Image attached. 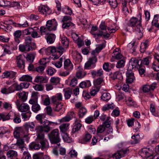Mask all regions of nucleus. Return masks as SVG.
I'll return each mask as SVG.
<instances>
[{
    "label": "nucleus",
    "mask_w": 159,
    "mask_h": 159,
    "mask_svg": "<svg viewBox=\"0 0 159 159\" xmlns=\"http://www.w3.org/2000/svg\"><path fill=\"white\" fill-rule=\"evenodd\" d=\"M45 67L46 66H39L36 68L34 70L38 72L42 73H43Z\"/></svg>",
    "instance_id": "13d9d810"
},
{
    "label": "nucleus",
    "mask_w": 159,
    "mask_h": 159,
    "mask_svg": "<svg viewBox=\"0 0 159 159\" xmlns=\"http://www.w3.org/2000/svg\"><path fill=\"white\" fill-rule=\"evenodd\" d=\"M139 60L135 58H132L130 60L128 69L131 70V69L139 68L140 65L139 64Z\"/></svg>",
    "instance_id": "1a4fd4ad"
},
{
    "label": "nucleus",
    "mask_w": 159,
    "mask_h": 159,
    "mask_svg": "<svg viewBox=\"0 0 159 159\" xmlns=\"http://www.w3.org/2000/svg\"><path fill=\"white\" fill-rule=\"evenodd\" d=\"M139 153L142 157L147 159L152 156V155L149 153L147 151V148H142L139 152Z\"/></svg>",
    "instance_id": "393cba45"
},
{
    "label": "nucleus",
    "mask_w": 159,
    "mask_h": 159,
    "mask_svg": "<svg viewBox=\"0 0 159 159\" xmlns=\"http://www.w3.org/2000/svg\"><path fill=\"white\" fill-rule=\"evenodd\" d=\"M36 131L37 134V139L38 141L45 139L44 133L43 132H39L38 131V128H36Z\"/></svg>",
    "instance_id": "ea45409f"
},
{
    "label": "nucleus",
    "mask_w": 159,
    "mask_h": 159,
    "mask_svg": "<svg viewBox=\"0 0 159 159\" xmlns=\"http://www.w3.org/2000/svg\"><path fill=\"white\" fill-rule=\"evenodd\" d=\"M22 158L24 159H31L30 154L27 151H25L24 152Z\"/></svg>",
    "instance_id": "052dcab7"
},
{
    "label": "nucleus",
    "mask_w": 159,
    "mask_h": 159,
    "mask_svg": "<svg viewBox=\"0 0 159 159\" xmlns=\"http://www.w3.org/2000/svg\"><path fill=\"white\" fill-rule=\"evenodd\" d=\"M39 11L46 16L50 15L51 12L50 8L47 6L43 5H40L39 7Z\"/></svg>",
    "instance_id": "ddd939ff"
},
{
    "label": "nucleus",
    "mask_w": 159,
    "mask_h": 159,
    "mask_svg": "<svg viewBox=\"0 0 159 159\" xmlns=\"http://www.w3.org/2000/svg\"><path fill=\"white\" fill-rule=\"evenodd\" d=\"M32 111L36 113L37 112L41 109L40 106L38 103L32 105Z\"/></svg>",
    "instance_id": "864d4df0"
},
{
    "label": "nucleus",
    "mask_w": 159,
    "mask_h": 159,
    "mask_svg": "<svg viewBox=\"0 0 159 159\" xmlns=\"http://www.w3.org/2000/svg\"><path fill=\"white\" fill-rule=\"evenodd\" d=\"M91 138V135L87 133L85 134L82 139L80 140V142L81 143L85 144L86 143L89 141Z\"/></svg>",
    "instance_id": "bb28decb"
},
{
    "label": "nucleus",
    "mask_w": 159,
    "mask_h": 159,
    "mask_svg": "<svg viewBox=\"0 0 159 159\" xmlns=\"http://www.w3.org/2000/svg\"><path fill=\"white\" fill-rule=\"evenodd\" d=\"M149 43V41L148 40L145 41L144 42L141 43L140 46V51L141 52H145L146 49L148 47Z\"/></svg>",
    "instance_id": "2f4dec72"
},
{
    "label": "nucleus",
    "mask_w": 159,
    "mask_h": 159,
    "mask_svg": "<svg viewBox=\"0 0 159 159\" xmlns=\"http://www.w3.org/2000/svg\"><path fill=\"white\" fill-rule=\"evenodd\" d=\"M46 111L47 113V116L48 115L51 116H55L56 115L53 113L52 112V110L51 107L50 106L47 107L46 108Z\"/></svg>",
    "instance_id": "a19ab883"
},
{
    "label": "nucleus",
    "mask_w": 159,
    "mask_h": 159,
    "mask_svg": "<svg viewBox=\"0 0 159 159\" xmlns=\"http://www.w3.org/2000/svg\"><path fill=\"white\" fill-rule=\"evenodd\" d=\"M19 49L22 52H29L31 50H32V47L30 45L27 44L20 45L19 46Z\"/></svg>",
    "instance_id": "4be33fe9"
},
{
    "label": "nucleus",
    "mask_w": 159,
    "mask_h": 159,
    "mask_svg": "<svg viewBox=\"0 0 159 159\" xmlns=\"http://www.w3.org/2000/svg\"><path fill=\"white\" fill-rule=\"evenodd\" d=\"M30 107L29 105L26 103L21 104L18 110L22 112H25L26 113L21 114L22 118L29 119L31 116V113L30 111Z\"/></svg>",
    "instance_id": "7ed1b4c3"
},
{
    "label": "nucleus",
    "mask_w": 159,
    "mask_h": 159,
    "mask_svg": "<svg viewBox=\"0 0 159 159\" xmlns=\"http://www.w3.org/2000/svg\"><path fill=\"white\" fill-rule=\"evenodd\" d=\"M75 118V115L73 111L68 112L66 116L61 119H71Z\"/></svg>",
    "instance_id": "e433bc0d"
},
{
    "label": "nucleus",
    "mask_w": 159,
    "mask_h": 159,
    "mask_svg": "<svg viewBox=\"0 0 159 159\" xmlns=\"http://www.w3.org/2000/svg\"><path fill=\"white\" fill-rule=\"evenodd\" d=\"M103 77H100L95 80L93 81L94 88L99 90L101 87V84L104 82Z\"/></svg>",
    "instance_id": "2eb2a0df"
},
{
    "label": "nucleus",
    "mask_w": 159,
    "mask_h": 159,
    "mask_svg": "<svg viewBox=\"0 0 159 159\" xmlns=\"http://www.w3.org/2000/svg\"><path fill=\"white\" fill-rule=\"evenodd\" d=\"M24 140L23 139L20 138L17 139L16 144L19 146V148H22L24 147Z\"/></svg>",
    "instance_id": "6e6d98bb"
},
{
    "label": "nucleus",
    "mask_w": 159,
    "mask_h": 159,
    "mask_svg": "<svg viewBox=\"0 0 159 159\" xmlns=\"http://www.w3.org/2000/svg\"><path fill=\"white\" fill-rule=\"evenodd\" d=\"M139 16L140 19L139 21L137 18L133 17L128 22L125 23L124 28L126 31L129 32L133 31V29L139 24V23L141 22V14L139 13Z\"/></svg>",
    "instance_id": "f257e3e1"
},
{
    "label": "nucleus",
    "mask_w": 159,
    "mask_h": 159,
    "mask_svg": "<svg viewBox=\"0 0 159 159\" xmlns=\"http://www.w3.org/2000/svg\"><path fill=\"white\" fill-rule=\"evenodd\" d=\"M150 110L152 114L155 116H159L158 113L155 111V107L152 104H150Z\"/></svg>",
    "instance_id": "8fccbe9b"
},
{
    "label": "nucleus",
    "mask_w": 159,
    "mask_h": 159,
    "mask_svg": "<svg viewBox=\"0 0 159 159\" xmlns=\"http://www.w3.org/2000/svg\"><path fill=\"white\" fill-rule=\"evenodd\" d=\"M125 61L123 59H121L118 61L116 65V67L118 68L123 67L125 65Z\"/></svg>",
    "instance_id": "de8ad7c7"
},
{
    "label": "nucleus",
    "mask_w": 159,
    "mask_h": 159,
    "mask_svg": "<svg viewBox=\"0 0 159 159\" xmlns=\"http://www.w3.org/2000/svg\"><path fill=\"white\" fill-rule=\"evenodd\" d=\"M62 138L64 141L67 143H70L72 141L71 139L67 133H63Z\"/></svg>",
    "instance_id": "49530a36"
},
{
    "label": "nucleus",
    "mask_w": 159,
    "mask_h": 159,
    "mask_svg": "<svg viewBox=\"0 0 159 159\" xmlns=\"http://www.w3.org/2000/svg\"><path fill=\"white\" fill-rule=\"evenodd\" d=\"M91 84L90 81L87 80L86 81H82L80 84L79 86L82 88H85L90 87Z\"/></svg>",
    "instance_id": "c9c22d12"
},
{
    "label": "nucleus",
    "mask_w": 159,
    "mask_h": 159,
    "mask_svg": "<svg viewBox=\"0 0 159 159\" xmlns=\"http://www.w3.org/2000/svg\"><path fill=\"white\" fill-rule=\"evenodd\" d=\"M24 55H20L16 57V61L17 66L21 69H24L25 66Z\"/></svg>",
    "instance_id": "6e6552de"
},
{
    "label": "nucleus",
    "mask_w": 159,
    "mask_h": 159,
    "mask_svg": "<svg viewBox=\"0 0 159 159\" xmlns=\"http://www.w3.org/2000/svg\"><path fill=\"white\" fill-rule=\"evenodd\" d=\"M111 121L110 120H106L104 122L102 125H100L97 128V132L98 133H102L105 129L106 127H108L110 125Z\"/></svg>",
    "instance_id": "f8f14e48"
},
{
    "label": "nucleus",
    "mask_w": 159,
    "mask_h": 159,
    "mask_svg": "<svg viewBox=\"0 0 159 159\" xmlns=\"http://www.w3.org/2000/svg\"><path fill=\"white\" fill-rule=\"evenodd\" d=\"M49 139L52 144H57L58 145L60 144H57L60 141V133L58 129H55L52 130L48 134Z\"/></svg>",
    "instance_id": "f03ea898"
},
{
    "label": "nucleus",
    "mask_w": 159,
    "mask_h": 159,
    "mask_svg": "<svg viewBox=\"0 0 159 159\" xmlns=\"http://www.w3.org/2000/svg\"><path fill=\"white\" fill-rule=\"evenodd\" d=\"M7 132L6 129H4V127H0V138H2L4 134H5Z\"/></svg>",
    "instance_id": "774afa93"
},
{
    "label": "nucleus",
    "mask_w": 159,
    "mask_h": 159,
    "mask_svg": "<svg viewBox=\"0 0 159 159\" xmlns=\"http://www.w3.org/2000/svg\"><path fill=\"white\" fill-rule=\"evenodd\" d=\"M16 95H18L19 98L23 102H24L27 100L28 96V93L24 91L19 92L17 93Z\"/></svg>",
    "instance_id": "5701e85b"
},
{
    "label": "nucleus",
    "mask_w": 159,
    "mask_h": 159,
    "mask_svg": "<svg viewBox=\"0 0 159 159\" xmlns=\"http://www.w3.org/2000/svg\"><path fill=\"white\" fill-rule=\"evenodd\" d=\"M72 18L70 16H66L63 17L62 21L63 22V23H64L65 22H70Z\"/></svg>",
    "instance_id": "e2e57ef3"
},
{
    "label": "nucleus",
    "mask_w": 159,
    "mask_h": 159,
    "mask_svg": "<svg viewBox=\"0 0 159 159\" xmlns=\"http://www.w3.org/2000/svg\"><path fill=\"white\" fill-rule=\"evenodd\" d=\"M126 75L127 77L126 81L127 83H131L135 80V78L134 76V74L131 70L128 69L126 72Z\"/></svg>",
    "instance_id": "9b49d317"
},
{
    "label": "nucleus",
    "mask_w": 159,
    "mask_h": 159,
    "mask_svg": "<svg viewBox=\"0 0 159 159\" xmlns=\"http://www.w3.org/2000/svg\"><path fill=\"white\" fill-rule=\"evenodd\" d=\"M127 3L125 0H123L122 1V10L123 12L125 15H127L129 13V10L127 7Z\"/></svg>",
    "instance_id": "72a5a7b5"
},
{
    "label": "nucleus",
    "mask_w": 159,
    "mask_h": 159,
    "mask_svg": "<svg viewBox=\"0 0 159 159\" xmlns=\"http://www.w3.org/2000/svg\"><path fill=\"white\" fill-rule=\"evenodd\" d=\"M34 88L36 91H41L43 90V86L41 84H36Z\"/></svg>",
    "instance_id": "338daca9"
},
{
    "label": "nucleus",
    "mask_w": 159,
    "mask_h": 159,
    "mask_svg": "<svg viewBox=\"0 0 159 159\" xmlns=\"http://www.w3.org/2000/svg\"><path fill=\"white\" fill-rule=\"evenodd\" d=\"M55 71L56 70L51 67H48L46 70L47 74L50 76L52 75Z\"/></svg>",
    "instance_id": "680f3d73"
},
{
    "label": "nucleus",
    "mask_w": 159,
    "mask_h": 159,
    "mask_svg": "<svg viewBox=\"0 0 159 159\" xmlns=\"http://www.w3.org/2000/svg\"><path fill=\"white\" fill-rule=\"evenodd\" d=\"M34 30L32 28L29 27L24 30V33L25 35L30 34Z\"/></svg>",
    "instance_id": "0e129e2a"
},
{
    "label": "nucleus",
    "mask_w": 159,
    "mask_h": 159,
    "mask_svg": "<svg viewBox=\"0 0 159 159\" xmlns=\"http://www.w3.org/2000/svg\"><path fill=\"white\" fill-rule=\"evenodd\" d=\"M139 24L133 29V31L137 34L139 37L141 38L143 35V29L141 23H139Z\"/></svg>",
    "instance_id": "4468645a"
},
{
    "label": "nucleus",
    "mask_w": 159,
    "mask_h": 159,
    "mask_svg": "<svg viewBox=\"0 0 159 159\" xmlns=\"http://www.w3.org/2000/svg\"><path fill=\"white\" fill-rule=\"evenodd\" d=\"M108 2L111 6L113 8H115L117 5L116 0H108Z\"/></svg>",
    "instance_id": "bf43d9fd"
},
{
    "label": "nucleus",
    "mask_w": 159,
    "mask_h": 159,
    "mask_svg": "<svg viewBox=\"0 0 159 159\" xmlns=\"http://www.w3.org/2000/svg\"><path fill=\"white\" fill-rule=\"evenodd\" d=\"M132 140H131V143L132 144H135L139 143L140 137L139 134H134L131 137Z\"/></svg>",
    "instance_id": "b1692460"
},
{
    "label": "nucleus",
    "mask_w": 159,
    "mask_h": 159,
    "mask_svg": "<svg viewBox=\"0 0 159 159\" xmlns=\"http://www.w3.org/2000/svg\"><path fill=\"white\" fill-rule=\"evenodd\" d=\"M92 77L95 78L96 77H101L103 75L104 72L102 69H100L97 71L95 70H91V72Z\"/></svg>",
    "instance_id": "412c9836"
},
{
    "label": "nucleus",
    "mask_w": 159,
    "mask_h": 159,
    "mask_svg": "<svg viewBox=\"0 0 159 159\" xmlns=\"http://www.w3.org/2000/svg\"><path fill=\"white\" fill-rule=\"evenodd\" d=\"M70 125V123H68L61 124L59 127L61 132L62 134L67 133L69 131Z\"/></svg>",
    "instance_id": "a211bd4d"
},
{
    "label": "nucleus",
    "mask_w": 159,
    "mask_h": 159,
    "mask_svg": "<svg viewBox=\"0 0 159 159\" xmlns=\"http://www.w3.org/2000/svg\"><path fill=\"white\" fill-rule=\"evenodd\" d=\"M126 102L128 106H129L135 107L136 105L135 102L130 98H128Z\"/></svg>",
    "instance_id": "09e8293b"
},
{
    "label": "nucleus",
    "mask_w": 159,
    "mask_h": 159,
    "mask_svg": "<svg viewBox=\"0 0 159 159\" xmlns=\"http://www.w3.org/2000/svg\"><path fill=\"white\" fill-rule=\"evenodd\" d=\"M56 36L54 34H49L46 38L47 42L49 44L53 43L55 40Z\"/></svg>",
    "instance_id": "7c9ffc66"
},
{
    "label": "nucleus",
    "mask_w": 159,
    "mask_h": 159,
    "mask_svg": "<svg viewBox=\"0 0 159 159\" xmlns=\"http://www.w3.org/2000/svg\"><path fill=\"white\" fill-rule=\"evenodd\" d=\"M81 126L82 125L80 123L75 121L71 131L72 133L74 134L76 132L80 130Z\"/></svg>",
    "instance_id": "c756f323"
},
{
    "label": "nucleus",
    "mask_w": 159,
    "mask_h": 159,
    "mask_svg": "<svg viewBox=\"0 0 159 159\" xmlns=\"http://www.w3.org/2000/svg\"><path fill=\"white\" fill-rule=\"evenodd\" d=\"M74 24L70 22H65L63 23L62 25V28L63 29H68L70 26H73Z\"/></svg>",
    "instance_id": "4d7b16f0"
},
{
    "label": "nucleus",
    "mask_w": 159,
    "mask_h": 159,
    "mask_svg": "<svg viewBox=\"0 0 159 159\" xmlns=\"http://www.w3.org/2000/svg\"><path fill=\"white\" fill-rule=\"evenodd\" d=\"M155 59L157 61H155L152 63V68L156 71H159V56H157L155 57Z\"/></svg>",
    "instance_id": "a878e982"
},
{
    "label": "nucleus",
    "mask_w": 159,
    "mask_h": 159,
    "mask_svg": "<svg viewBox=\"0 0 159 159\" xmlns=\"http://www.w3.org/2000/svg\"><path fill=\"white\" fill-rule=\"evenodd\" d=\"M121 74L119 71H116L110 74V78L114 80L119 79V76Z\"/></svg>",
    "instance_id": "4c0bfd02"
},
{
    "label": "nucleus",
    "mask_w": 159,
    "mask_h": 159,
    "mask_svg": "<svg viewBox=\"0 0 159 159\" xmlns=\"http://www.w3.org/2000/svg\"><path fill=\"white\" fill-rule=\"evenodd\" d=\"M20 119V116L13 111H10L8 114L0 113V119Z\"/></svg>",
    "instance_id": "20e7f679"
},
{
    "label": "nucleus",
    "mask_w": 159,
    "mask_h": 159,
    "mask_svg": "<svg viewBox=\"0 0 159 159\" xmlns=\"http://www.w3.org/2000/svg\"><path fill=\"white\" fill-rule=\"evenodd\" d=\"M64 69L66 70L71 71L73 68V65L70 60L69 59L65 60L64 62Z\"/></svg>",
    "instance_id": "aec40b11"
},
{
    "label": "nucleus",
    "mask_w": 159,
    "mask_h": 159,
    "mask_svg": "<svg viewBox=\"0 0 159 159\" xmlns=\"http://www.w3.org/2000/svg\"><path fill=\"white\" fill-rule=\"evenodd\" d=\"M57 23L56 20L53 19L48 20L47 21L46 27L49 31L55 30L57 29Z\"/></svg>",
    "instance_id": "423d86ee"
},
{
    "label": "nucleus",
    "mask_w": 159,
    "mask_h": 159,
    "mask_svg": "<svg viewBox=\"0 0 159 159\" xmlns=\"http://www.w3.org/2000/svg\"><path fill=\"white\" fill-rule=\"evenodd\" d=\"M34 81L37 83H45L47 82V80L45 77L38 76L36 77Z\"/></svg>",
    "instance_id": "c85d7f7f"
},
{
    "label": "nucleus",
    "mask_w": 159,
    "mask_h": 159,
    "mask_svg": "<svg viewBox=\"0 0 159 159\" xmlns=\"http://www.w3.org/2000/svg\"><path fill=\"white\" fill-rule=\"evenodd\" d=\"M111 96L108 93H103L101 97V98L104 101H107L111 98Z\"/></svg>",
    "instance_id": "79ce46f5"
},
{
    "label": "nucleus",
    "mask_w": 159,
    "mask_h": 159,
    "mask_svg": "<svg viewBox=\"0 0 159 159\" xmlns=\"http://www.w3.org/2000/svg\"><path fill=\"white\" fill-rule=\"evenodd\" d=\"M32 79V77L28 75H24L22 76L19 79L21 81H27L31 82Z\"/></svg>",
    "instance_id": "473e14b6"
},
{
    "label": "nucleus",
    "mask_w": 159,
    "mask_h": 159,
    "mask_svg": "<svg viewBox=\"0 0 159 159\" xmlns=\"http://www.w3.org/2000/svg\"><path fill=\"white\" fill-rule=\"evenodd\" d=\"M27 60L30 63L32 62L35 58V55L33 53H30L27 55L26 57Z\"/></svg>",
    "instance_id": "37998d69"
},
{
    "label": "nucleus",
    "mask_w": 159,
    "mask_h": 159,
    "mask_svg": "<svg viewBox=\"0 0 159 159\" xmlns=\"http://www.w3.org/2000/svg\"><path fill=\"white\" fill-rule=\"evenodd\" d=\"M63 91L64 92V96L65 99H69L72 94V91L69 89H64Z\"/></svg>",
    "instance_id": "a18cd8bd"
},
{
    "label": "nucleus",
    "mask_w": 159,
    "mask_h": 159,
    "mask_svg": "<svg viewBox=\"0 0 159 159\" xmlns=\"http://www.w3.org/2000/svg\"><path fill=\"white\" fill-rule=\"evenodd\" d=\"M61 43L64 47H67L68 46V40L66 37H62L61 38Z\"/></svg>",
    "instance_id": "c03bdc74"
},
{
    "label": "nucleus",
    "mask_w": 159,
    "mask_h": 159,
    "mask_svg": "<svg viewBox=\"0 0 159 159\" xmlns=\"http://www.w3.org/2000/svg\"><path fill=\"white\" fill-rule=\"evenodd\" d=\"M97 61V58L96 56L90 57L85 64L84 69L89 70L94 68L96 67V63Z\"/></svg>",
    "instance_id": "39448f33"
},
{
    "label": "nucleus",
    "mask_w": 159,
    "mask_h": 159,
    "mask_svg": "<svg viewBox=\"0 0 159 159\" xmlns=\"http://www.w3.org/2000/svg\"><path fill=\"white\" fill-rule=\"evenodd\" d=\"M7 156L8 158L10 159H19L17 158L18 154L17 152L13 150H9L7 153Z\"/></svg>",
    "instance_id": "6ab92c4d"
},
{
    "label": "nucleus",
    "mask_w": 159,
    "mask_h": 159,
    "mask_svg": "<svg viewBox=\"0 0 159 159\" xmlns=\"http://www.w3.org/2000/svg\"><path fill=\"white\" fill-rule=\"evenodd\" d=\"M16 73L12 71H6L3 73V78L13 79L16 77Z\"/></svg>",
    "instance_id": "f3484780"
},
{
    "label": "nucleus",
    "mask_w": 159,
    "mask_h": 159,
    "mask_svg": "<svg viewBox=\"0 0 159 159\" xmlns=\"http://www.w3.org/2000/svg\"><path fill=\"white\" fill-rule=\"evenodd\" d=\"M60 79L58 77H52L50 79L51 82L54 85H57L59 83Z\"/></svg>",
    "instance_id": "5fc2aeb1"
},
{
    "label": "nucleus",
    "mask_w": 159,
    "mask_h": 159,
    "mask_svg": "<svg viewBox=\"0 0 159 159\" xmlns=\"http://www.w3.org/2000/svg\"><path fill=\"white\" fill-rule=\"evenodd\" d=\"M46 49L47 52L52 53L56 52H58L60 55H61L65 51L64 48L61 46H58L56 48L55 47H49L46 48Z\"/></svg>",
    "instance_id": "0eeeda50"
},
{
    "label": "nucleus",
    "mask_w": 159,
    "mask_h": 159,
    "mask_svg": "<svg viewBox=\"0 0 159 159\" xmlns=\"http://www.w3.org/2000/svg\"><path fill=\"white\" fill-rule=\"evenodd\" d=\"M15 90L14 85H12L8 88L4 87L1 89V92L3 94H8L9 93L14 92Z\"/></svg>",
    "instance_id": "dca6fc26"
},
{
    "label": "nucleus",
    "mask_w": 159,
    "mask_h": 159,
    "mask_svg": "<svg viewBox=\"0 0 159 159\" xmlns=\"http://www.w3.org/2000/svg\"><path fill=\"white\" fill-rule=\"evenodd\" d=\"M29 147L32 149H34L35 150H38L40 148L41 145L39 144H36L34 143H32L30 145Z\"/></svg>",
    "instance_id": "603ef678"
},
{
    "label": "nucleus",
    "mask_w": 159,
    "mask_h": 159,
    "mask_svg": "<svg viewBox=\"0 0 159 159\" xmlns=\"http://www.w3.org/2000/svg\"><path fill=\"white\" fill-rule=\"evenodd\" d=\"M48 122V124L47 125H44L43 126H40L37 127L36 128H38V131L39 132H43V133L45 132L48 134L51 129L49 125H51L52 123H55L56 125L58 124L57 123H53L49 121Z\"/></svg>",
    "instance_id": "9d476101"
},
{
    "label": "nucleus",
    "mask_w": 159,
    "mask_h": 159,
    "mask_svg": "<svg viewBox=\"0 0 159 159\" xmlns=\"http://www.w3.org/2000/svg\"><path fill=\"white\" fill-rule=\"evenodd\" d=\"M112 157L115 159H120L121 157H123V156H122L120 151H118L112 155Z\"/></svg>",
    "instance_id": "3c124183"
},
{
    "label": "nucleus",
    "mask_w": 159,
    "mask_h": 159,
    "mask_svg": "<svg viewBox=\"0 0 159 159\" xmlns=\"http://www.w3.org/2000/svg\"><path fill=\"white\" fill-rule=\"evenodd\" d=\"M87 111L84 107H81L79 109L78 115L79 118H82L87 113Z\"/></svg>",
    "instance_id": "f704fd0d"
},
{
    "label": "nucleus",
    "mask_w": 159,
    "mask_h": 159,
    "mask_svg": "<svg viewBox=\"0 0 159 159\" xmlns=\"http://www.w3.org/2000/svg\"><path fill=\"white\" fill-rule=\"evenodd\" d=\"M25 44L29 45H30L32 47L36 46V44L35 43L32 42V39L30 36L26 37L25 39Z\"/></svg>",
    "instance_id": "cd10ccee"
},
{
    "label": "nucleus",
    "mask_w": 159,
    "mask_h": 159,
    "mask_svg": "<svg viewBox=\"0 0 159 159\" xmlns=\"http://www.w3.org/2000/svg\"><path fill=\"white\" fill-rule=\"evenodd\" d=\"M120 114V111L118 108H116L111 113V115L114 117L118 116Z\"/></svg>",
    "instance_id": "69168bd1"
},
{
    "label": "nucleus",
    "mask_w": 159,
    "mask_h": 159,
    "mask_svg": "<svg viewBox=\"0 0 159 159\" xmlns=\"http://www.w3.org/2000/svg\"><path fill=\"white\" fill-rule=\"evenodd\" d=\"M151 60V58L149 57L143 58L142 60H140V65H148L149 64Z\"/></svg>",
    "instance_id": "58836bf2"
}]
</instances>
